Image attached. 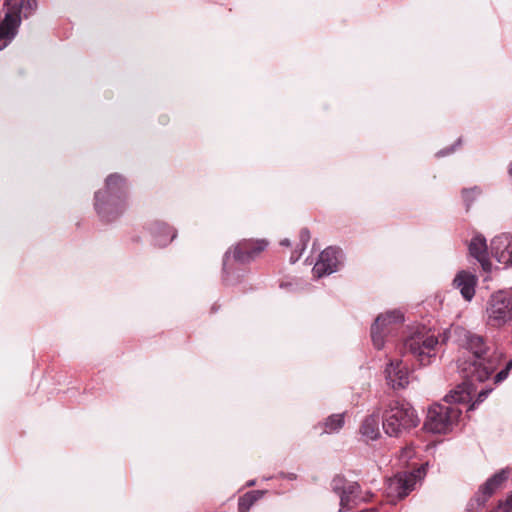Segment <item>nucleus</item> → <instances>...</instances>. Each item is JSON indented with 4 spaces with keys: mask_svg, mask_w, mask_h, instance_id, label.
I'll list each match as a JSON object with an SVG mask.
<instances>
[{
    "mask_svg": "<svg viewBox=\"0 0 512 512\" xmlns=\"http://www.w3.org/2000/svg\"><path fill=\"white\" fill-rule=\"evenodd\" d=\"M462 345L472 356L470 360H459L461 376L469 384L488 379L501 362V355L486 346L483 336L471 332L464 333Z\"/></svg>",
    "mask_w": 512,
    "mask_h": 512,
    "instance_id": "nucleus-1",
    "label": "nucleus"
},
{
    "mask_svg": "<svg viewBox=\"0 0 512 512\" xmlns=\"http://www.w3.org/2000/svg\"><path fill=\"white\" fill-rule=\"evenodd\" d=\"M128 186L126 179L118 173L107 176L105 186L95 193V210L101 219L114 222L126 211Z\"/></svg>",
    "mask_w": 512,
    "mask_h": 512,
    "instance_id": "nucleus-2",
    "label": "nucleus"
},
{
    "mask_svg": "<svg viewBox=\"0 0 512 512\" xmlns=\"http://www.w3.org/2000/svg\"><path fill=\"white\" fill-rule=\"evenodd\" d=\"M470 393L461 388L450 392L445 401L447 404H433L427 410L424 429L433 433H447L458 421L461 410L457 404H468Z\"/></svg>",
    "mask_w": 512,
    "mask_h": 512,
    "instance_id": "nucleus-3",
    "label": "nucleus"
},
{
    "mask_svg": "<svg viewBox=\"0 0 512 512\" xmlns=\"http://www.w3.org/2000/svg\"><path fill=\"white\" fill-rule=\"evenodd\" d=\"M419 423L414 408L403 400H392L382 414L383 431L391 437H400Z\"/></svg>",
    "mask_w": 512,
    "mask_h": 512,
    "instance_id": "nucleus-4",
    "label": "nucleus"
},
{
    "mask_svg": "<svg viewBox=\"0 0 512 512\" xmlns=\"http://www.w3.org/2000/svg\"><path fill=\"white\" fill-rule=\"evenodd\" d=\"M6 6L7 12L0 23V50L15 37L22 19L34 14L37 2L36 0H7Z\"/></svg>",
    "mask_w": 512,
    "mask_h": 512,
    "instance_id": "nucleus-5",
    "label": "nucleus"
},
{
    "mask_svg": "<svg viewBox=\"0 0 512 512\" xmlns=\"http://www.w3.org/2000/svg\"><path fill=\"white\" fill-rule=\"evenodd\" d=\"M512 321V290H501L492 294L486 306V325L502 327Z\"/></svg>",
    "mask_w": 512,
    "mask_h": 512,
    "instance_id": "nucleus-6",
    "label": "nucleus"
},
{
    "mask_svg": "<svg viewBox=\"0 0 512 512\" xmlns=\"http://www.w3.org/2000/svg\"><path fill=\"white\" fill-rule=\"evenodd\" d=\"M268 242L264 239H243L231 246L224 254L223 270L227 271L232 259L236 263L246 264L256 260L264 253Z\"/></svg>",
    "mask_w": 512,
    "mask_h": 512,
    "instance_id": "nucleus-7",
    "label": "nucleus"
},
{
    "mask_svg": "<svg viewBox=\"0 0 512 512\" xmlns=\"http://www.w3.org/2000/svg\"><path fill=\"white\" fill-rule=\"evenodd\" d=\"M438 344L436 336L425 331H417L412 336L404 340V354L410 353L417 358L421 366H426L430 358L435 356V349Z\"/></svg>",
    "mask_w": 512,
    "mask_h": 512,
    "instance_id": "nucleus-8",
    "label": "nucleus"
},
{
    "mask_svg": "<svg viewBox=\"0 0 512 512\" xmlns=\"http://www.w3.org/2000/svg\"><path fill=\"white\" fill-rule=\"evenodd\" d=\"M404 318L400 311H392L387 314H380L371 326L372 343L377 349H381L384 345V338L392 335L402 327Z\"/></svg>",
    "mask_w": 512,
    "mask_h": 512,
    "instance_id": "nucleus-9",
    "label": "nucleus"
},
{
    "mask_svg": "<svg viewBox=\"0 0 512 512\" xmlns=\"http://www.w3.org/2000/svg\"><path fill=\"white\" fill-rule=\"evenodd\" d=\"M331 487L333 492L340 496L341 512L349 510L351 504L356 503L357 500H366V498L358 495L360 491L359 484L357 482H347L342 476L334 477L331 482Z\"/></svg>",
    "mask_w": 512,
    "mask_h": 512,
    "instance_id": "nucleus-10",
    "label": "nucleus"
},
{
    "mask_svg": "<svg viewBox=\"0 0 512 512\" xmlns=\"http://www.w3.org/2000/svg\"><path fill=\"white\" fill-rule=\"evenodd\" d=\"M416 476L414 473H400L388 482L387 495L390 502L395 503L409 495L415 488Z\"/></svg>",
    "mask_w": 512,
    "mask_h": 512,
    "instance_id": "nucleus-11",
    "label": "nucleus"
},
{
    "mask_svg": "<svg viewBox=\"0 0 512 512\" xmlns=\"http://www.w3.org/2000/svg\"><path fill=\"white\" fill-rule=\"evenodd\" d=\"M341 253L340 249L334 247H328L323 250L320 254L319 261L315 262L313 266V275L320 278L324 275L334 273L338 268Z\"/></svg>",
    "mask_w": 512,
    "mask_h": 512,
    "instance_id": "nucleus-12",
    "label": "nucleus"
},
{
    "mask_svg": "<svg viewBox=\"0 0 512 512\" xmlns=\"http://www.w3.org/2000/svg\"><path fill=\"white\" fill-rule=\"evenodd\" d=\"M491 254L496 261L512 265V237L507 234L495 236L491 242Z\"/></svg>",
    "mask_w": 512,
    "mask_h": 512,
    "instance_id": "nucleus-13",
    "label": "nucleus"
},
{
    "mask_svg": "<svg viewBox=\"0 0 512 512\" xmlns=\"http://www.w3.org/2000/svg\"><path fill=\"white\" fill-rule=\"evenodd\" d=\"M384 372L388 385L393 389H404L409 384V370L401 360L391 361Z\"/></svg>",
    "mask_w": 512,
    "mask_h": 512,
    "instance_id": "nucleus-14",
    "label": "nucleus"
},
{
    "mask_svg": "<svg viewBox=\"0 0 512 512\" xmlns=\"http://www.w3.org/2000/svg\"><path fill=\"white\" fill-rule=\"evenodd\" d=\"M507 477V472L505 470L495 473L481 486L479 493H477L474 500L477 501L479 505L485 504L495 491L507 480Z\"/></svg>",
    "mask_w": 512,
    "mask_h": 512,
    "instance_id": "nucleus-15",
    "label": "nucleus"
},
{
    "mask_svg": "<svg viewBox=\"0 0 512 512\" xmlns=\"http://www.w3.org/2000/svg\"><path fill=\"white\" fill-rule=\"evenodd\" d=\"M469 253L481 263L485 272H490L492 264L487 258V245L482 235H476L469 244Z\"/></svg>",
    "mask_w": 512,
    "mask_h": 512,
    "instance_id": "nucleus-16",
    "label": "nucleus"
},
{
    "mask_svg": "<svg viewBox=\"0 0 512 512\" xmlns=\"http://www.w3.org/2000/svg\"><path fill=\"white\" fill-rule=\"evenodd\" d=\"M454 285L457 289H459L462 297L467 301H470L475 293L477 277L467 271H461L456 275L454 279Z\"/></svg>",
    "mask_w": 512,
    "mask_h": 512,
    "instance_id": "nucleus-17",
    "label": "nucleus"
},
{
    "mask_svg": "<svg viewBox=\"0 0 512 512\" xmlns=\"http://www.w3.org/2000/svg\"><path fill=\"white\" fill-rule=\"evenodd\" d=\"M359 431L369 441L378 439L380 435L378 414L367 416L362 425H360Z\"/></svg>",
    "mask_w": 512,
    "mask_h": 512,
    "instance_id": "nucleus-18",
    "label": "nucleus"
},
{
    "mask_svg": "<svg viewBox=\"0 0 512 512\" xmlns=\"http://www.w3.org/2000/svg\"><path fill=\"white\" fill-rule=\"evenodd\" d=\"M345 413L332 414L331 416L324 419L322 423H319L315 428H321V434L323 433H334L343 428L345 420Z\"/></svg>",
    "mask_w": 512,
    "mask_h": 512,
    "instance_id": "nucleus-19",
    "label": "nucleus"
},
{
    "mask_svg": "<svg viewBox=\"0 0 512 512\" xmlns=\"http://www.w3.org/2000/svg\"><path fill=\"white\" fill-rule=\"evenodd\" d=\"M153 233L160 245H167L173 241L176 236L172 227L165 223H155L153 226Z\"/></svg>",
    "mask_w": 512,
    "mask_h": 512,
    "instance_id": "nucleus-20",
    "label": "nucleus"
},
{
    "mask_svg": "<svg viewBox=\"0 0 512 512\" xmlns=\"http://www.w3.org/2000/svg\"><path fill=\"white\" fill-rule=\"evenodd\" d=\"M262 495L263 492L260 491H251L246 494H243L239 498L238 511L249 512L254 503L261 499Z\"/></svg>",
    "mask_w": 512,
    "mask_h": 512,
    "instance_id": "nucleus-21",
    "label": "nucleus"
},
{
    "mask_svg": "<svg viewBox=\"0 0 512 512\" xmlns=\"http://www.w3.org/2000/svg\"><path fill=\"white\" fill-rule=\"evenodd\" d=\"M310 232L308 229L304 228L299 232V243L297 244V248L295 251L291 253L290 261L291 263H296L300 256L301 252L304 251V249L307 247V244L310 241Z\"/></svg>",
    "mask_w": 512,
    "mask_h": 512,
    "instance_id": "nucleus-22",
    "label": "nucleus"
},
{
    "mask_svg": "<svg viewBox=\"0 0 512 512\" xmlns=\"http://www.w3.org/2000/svg\"><path fill=\"white\" fill-rule=\"evenodd\" d=\"M461 193L462 199L464 203H466L467 211H469L472 202L480 197L481 190L478 187H474L471 189H463Z\"/></svg>",
    "mask_w": 512,
    "mask_h": 512,
    "instance_id": "nucleus-23",
    "label": "nucleus"
},
{
    "mask_svg": "<svg viewBox=\"0 0 512 512\" xmlns=\"http://www.w3.org/2000/svg\"><path fill=\"white\" fill-rule=\"evenodd\" d=\"M512 511V492L508 494L504 501L498 502L497 512H511Z\"/></svg>",
    "mask_w": 512,
    "mask_h": 512,
    "instance_id": "nucleus-24",
    "label": "nucleus"
},
{
    "mask_svg": "<svg viewBox=\"0 0 512 512\" xmlns=\"http://www.w3.org/2000/svg\"><path fill=\"white\" fill-rule=\"evenodd\" d=\"M508 372L509 371H507V369H502L500 372H498L494 376V383L497 384L502 382L508 376Z\"/></svg>",
    "mask_w": 512,
    "mask_h": 512,
    "instance_id": "nucleus-25",
    "label": "nucleus"
},
{
    "mask_svg": "<svg viewBox=\"0 0 512 512\" xmlns=\"http://www.w3.org/2000/svg\"><path fill=\"white\" fill-rule=\"evenodd\" d=\"M412 454H413V450L411 448H405L402 450V455L405 458H411Z\"/></svg>",
    "mask_w": 512,
    "mask_h": 512,
    "instance_id": "nucleus-26",
    "label": "nucleus"
},
{
    "mask_svg": "<svg viewBox=\"0 0 512 512\" xmlns=\"http://www.w3.org/2000/svg\"><path fill=\"white\" fill-rule=\"evenodd\" d=\"M488 393H489V391H488V390L481 391V392L479 393V396H478V401H482V399H484Z\"/></svg>",
    "mask_w": 512,
    "mask_h": 512,
    "instance_id": "nucleus-27",
    "label": "nucleus"
},
{
    "mask_svg": "<svg viewBox=\"0 0 512 512\" xmlns=\"http://www.w3.org/2000/svg\"><path fill=\"white\" fill-rule=\"evenodd\" d=\"M280 245H283V246H290V241H289V239H284V240H282V242H280Z\"/></svg>",
    "mask_w": 512,
    "mask_h": 512,
    "instance_id": "nucleus-28",
    "label": "nucleus"
},
{
    "mask_svg": "<svg viewBox=\"0 0 512 512\" xmlns=\"http://www.w3.org/2000/svg\"><path fill=\"white\" fill-rule=\"evenodd\" d=\"M360 512H377V509L376 508H369V509L362 510Z\"/></svg>",
    "mask_w": 512,
    "mask_h": 512,
    "instance_id": "nucleus-29",
    "label": "nucleus"
},
{
    "mask_svg": "<svg viewBox=\"0 0 512 512\" xmlns=\"http://www.w3.org/2000/svg\"><path fill=\"white\" fill-rule=\"evenodd\" d=\"M511 367H512V361L508 362L504 369H507V371H509V369Z\"/></svg>",
    "mask_w": 512,
    "mask_h": 512,
    "instance_id": "nucleus-30",
    "label": "nucleus"
},
{
    "mask_svg": "<svg viewBox=\"0 0 512 512\" xmlns=\"http://www.w3.org/2000/svg\"><path fill=\"white\" fill-rule=\"evenodd\" d=\"M508 174H510V176L512 177V161L510 167H508Z\"/></svg>",
    "mask_w": 512,
    "mask_h": 512,
    "instance_id": "nucleus-31",
    "label": "nucleus"
}]
</instances>
